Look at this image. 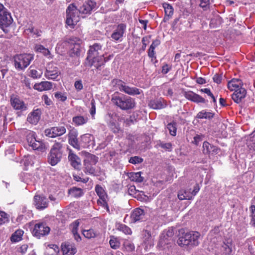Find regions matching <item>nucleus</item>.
<instances>
[{"instance_id": "nucleus-1", "label": "nucleus", "mask_w": 255, "mask_h": 255, "mask_svg": "<svg viewBox=\"0 0 255 255\" xmlns=\"http://www.w3.org/2000/svg\"><path fill=\"white\" fill-rule=\"evenodd\" d=\"M106 62L100 44L95 43L90 46L85 62L87 65L90 67L94 66L97 69L101 70Z\"/></svg>"}, {"instance_id": "nucleus-2", "label": "nucleus", "mask_w": 255, "mask_h": 255, "mask_svg": "<svg viewBox=\"0 0 255 255\" xmlns=\"http://www.w3.org/2000/svg\"><path fill=\"white\" fill-rule=\"evenodd\" d=\"M180 237L177 240L178 244L180 246H197L199 243L200 234L198 232L191 231L184 232L183 229L179 231Z\"/></svg>"}, {"instance_id": "nucleus-3", "label": "nucleus", "mask_w": 255, "mask_h": 255, "mask_svg": "<svg viewBox=\"0 0 255 255\" xmlns=\"http://www.w3.org/2000/svg\"><path fill=\"white\" fill-rule=\"evenodd\" d=\"M111 101L114 105L124 111L131 110L135 106L134 99L124 94L113 95Z\"/></svg>"}, {"instance_id": "nucleus-4", "label": "nucleus", "mask_w": 255, "mask_h": 255, "mask_svg": "<svg viewBox=\"0 0 255 255\" xmlns=\"http://www.w3.org/2000/svg\"><path fill=\"white\" fill-rule=\"evenodd\" d=\"M63 144L56 142L52 146L48 155V162L52 166L56 165L61 160L63 154Z\"/></svg>"}, {"instance_id": "nucleus-5", "label": "nucleus", "mask_w": 255, "mask_h": 255, "mask_svg": "<svg viewBox=\"0 0 255 255\" xmlns=\"http://www.w3.org/2000/svg\"><path fill=\"white\" fill-rule=\"evenodd\" d=\"M13 58L15 68L18 70H22L30 64L34 57L31 54H21L15 55Z\"/></svg>"}, {"instance_id": "nucleus-6", "label": "nucleus", "mask_w": 255, "mask_h": 255, "mask_svg": "<svg viewBox=\"0 0 255 255\" xmlns=\"http://www.w3.org/2000/svg\"><path fill=\"white\" fill-rule=\"evenodd\" d=\"M66 23L71 26L76 25L80 20L79 11L74 3L69 5L66 9Z\"/></svg>"}, {"instance_id": "nucleus-7", "label": "nucleus", "mask_w": 255, "mask_h": 255, "mask_svg": "<svg viewBox=\"0 0 255 255\" xmlns=\"http://www.w3.org/2000/svg\"><path fill=\"white\" fill-rule=\"evenodd\" d=\"M66 41L70 44L71 47L70 56H79L81 49L80 45L82 43V40L77 37L71 36L67 38Z\"/></svg>"}, {"instance_id": "nucleus-8", "label": "nucleus", "mask_w": 255, "mask_h": 255, "mask_svg": "<svg viewBox=\"0 0 255 255\" xmlns=\"http://www.w3.org/2000/svg\"><path fill=\"white\" fill-rule=\"evenodd\" d=\"M13 21L11 16L3 5L0 3V26L4 31V28L9 26Z\"/></svg>"}, {"instance_id": "nucleus-9", "label": "nucleus", "mask_w": 255, "mask_h": 255, "mask_svg": "<svg viewBox=\"0 0 255 255\" xmlns=\"http://www.w3.org/2000/svg\"><path fill=\"white\" fill-rule=\"evenodd\" d=\"M116 86L121 92L129 95H139L142 92L141 90L136 87H131L127 85L125 82L121 80H116Z\"/></svg>"}, {"instance_id": "nucleus-10", "label": "nucleus", "mask_w": 255, "mask_h": 255, "mask_svg": "<svg viewBox=\"0 0 255 255\" xmlns=\"http://www.w3.org/2000/svg\"><path fill=\"white\" fill-rule=\"evenodd\" d=\"M117 115L116 114L108 113L106 120L108 127L114 133H119L121 130L120 125L116 122Z\"/></svg>"}, {"instance_id": "nucleus-11", "label": "nucleus", "mask_w": 255, "mask_h": 255, "mask_svg": "<svg viewBox=\"0 0 255 255\" xmlns=\"http://www.w3.org/2000/svg\"><path fill=\"white\" fill-rule=\"evenodd\" d=\"M50 228L45 223H39L34 225L33 235L38 238L48 235L50 232Z\"/></svg>"}, {"instance_id": "nucleus-12", "label": "nucleus", "mask_w": 255, "mask_h": 255, "mask_svg": "<svg viewBox=\"0 0 255 255\" xmlns=\"http://www.w3.org/2000/svg\"><path fill=\"white\" fill-rule=\"evenodd\" d=\"M127 25L124 23H120L114 28L113 33L111 37L114 41H121L122 37L126 30Z\"/></svg>"}, {"instance_id": "nucleus-13", "label": "nucleus", "mask_w": 255, "mask_h": 255, "mask_svg": "<svg viewBox=\"0 0 255 255\" xmlns=\"http://www.w3.org/2000/svg\"><path fill=\"white\" fill-rule=\"evenodd\" d=\"M64 127H55L45 130V135L49 137L54 138L63 135L66 132Z\"/></svg>"}, {"instance_id": "nucleus-14", "label": "nucleus", "mask_w": 255, "mask_h": 255, "mask_svg": "<svg viewBox=\"0 0 255 255\" xmlns=\"http://www.w3.org/2000/svg\"><path fill=\"white\" fill-rule=\"evenodd\" d=\"M34 205L38 210H43L48 205L47 199L43 195H35L34 197Z\"/></svg>"}, {"instance_id": "nucleus-15", "label": "nucleus", "mask_w": 255, "mask_h": 255, "mask_svg": "<svg viewBox=\"0 0 255 255\" xmlns=\"http://www.w3.org/2000/svg\"><path fill=\"white\" fill-rule=\"evenodd\" d=\"M60 72L59 71L58 68L56 66H50L49 64L44 73V75L46 78L51 80H55L59 76Z\"/></svg>"}, {"instance_id": "nucleus-16", "label": "nucleus", "mask_w": 255, "mask_h": 255, "mask_svg": "<svg viewBox=\"0 0 255 255\" xmlns=\"http://www.w3.org/2000/svg\"><path fill=\"white\" fill-rule=\"evenodd\" d=\"M246 94L247 91L245 88L237 89V90L234 91L232 98L235 103L239 104L245 98Z\"/></svg>"}, {"instance_id": "nucleus-17", "label": "nucleus", "mask_w": 255, "mask_h": 255, "mask_svg": "<svg viewBox=\"0 0 255 255\" xmlns=\"http://www.w3.org/2000/svg\"><path fill=\"white\" fill-rule=\"evenodd\" d=\"M10 103L11 106L16 110L23 111L27 109V106L24 102L18 98H11Z\"/></svg>"}, {"instance_id": "nucleus-18", "label": "nucleus", "mask_w": 255, "mask_h": 255, "mask_svg": "<svg viewBox=\"0 0 255 255\" xmlns=\"http://www.w3.org/2000/svg\"><path fill=\"white\" fill-rule=\"evenodd\" d=\"M96 3L92 0H88L87 2L84 3L82 6L78 9L80 13L87 14L95 7Z\"/></svg>"}, {"instance_id": "nucleus-19", "label": "nucleus", "mask_w": 255, "mask_h": 255, "mask_svg": "<svg viewBox=\"0 0 255 255\" xmlns=\"http://www.w3.org/2000/svg\"><path fill=\"white\" fill-rule=\"evenodd\" d=\"M68 159L73 167L75 169H80L81 166V159L77 155L70 152L68 155Z\"/></svg>"}, {"instance_id": "nucleus-20", "label": "nucleus", "mask_w": 255, "mask_h": 255, "mask_svg": "<svg viewBox=\"0 0 255 255\" xmlns=\"http://www.w3.org/2000/svg\"><path fill=\"white\" fill-rule=\"evenodd\" d=\"M232 240L228 239L224 242L221 248L222 255H231L232 252Z\"/></svg>"}, {"instance_id": "nucleus-21", "label": "nucleus", "mask_w": 255, "mask_h": 255, "mask_svg": "<svg viewBox=\"0 0 255 255\" xmlns=\"http://www.w3.org/2000/svg\"><path fill=\"white\" fill-rule=\"evenodd\" d=\"M78 132L76 130H71L68 134L69 143L75 148L79 149L80 145L77 139Z\"/></svg>"}, {"instance_id": "nucleus-22", "label": "nucleus", "mask_w": 255, "mask_h": 255, "mask_svg": "<svg viewBox=\"0 0 255 255\" xmlns=\"http://www.w3.org/2000/svg\"><path fill=\"white\" fill-rule=\"evenodd\" d=\"M130 218L131 221L134 223L143 220L144 218V210L140 208L134 209L131 214Z\"/></svg>"}, {"instance_id": "nucleus-23", "label": "nucleus", "mask_w": 255, "mask_h": 255, "mask_svg": "<svg viewBox=\"0 0 255 255\" xmlns=\"http://www.w3.org/2000/svg\"><path fill=\"white\" fill-rule=\"evenodd\" d=\"M41 111L37 109L31 112L27 118V121L32 124H36L40 118Z\"/></svg>"}, {"instance_id": "nucleus-24", "label": "nucleus", "mask_w": 255, "mask_h": 255, "mask_svg": "<svg viewBox=\"0 0 255 255\" xmlns=\"http://www.w3.org/2000/svg\"><path fill=\"white\" fill-rule=\"evenodd\" d=\"M218 148L210 144L207 141H204L203 144V152L205 154H216L218 153Z\"/></svg>"}, {"instance_id": "nucleus-25", "label": "nucleus", "mask_w": 255, "mask_h": 255, "mask_svg": "<svg viewBox=\"0 0 255 255\" xmlns=\"http://www.w3.org/2000/svg\"><path fill=\"white\" fill-rule=\"evenodd\" d=\"M149 107L153 109H161L164 108L166 106L164 101L163 99H154L149 101L148 103Z\"/></svg>"}, {"instance_id": "nucleus-26", "label": "nucleus", "mask_w": 255, "mask_h": 255, "mask_svg": "<svg viewBox=\"0 0 255 255\" xmlns=\"http://www.w3.org/2000/svg\"><path fill=\"white\" fill-rule=\"evenodd\" d=\"M52 88V84L48 81H43L39 83H36L33 88L38 91L49 90Z\"/></svg>"}, {"instance_id": "nucleus-27", "label": "nucleus", "mask_w": 255, "mask_h": 255, "mask_svg": "<svg viewBox=\"0 0 255 255\" xmlns=\"http://www.w3.org/2000/svg\"><path fill=\"white\" fill-rule=\"evenodd\" d=\"M95 191L102 201V202H101V203L104 206H105L107 210L109 211V207L106 201V196L103 188L101 186L97 185L95 187Z\"/></svg>"}, {"instance_id": "nucleus-28", "label": "nucleus", "mask_w": 255, "mask_h": 255, "mask_svg": "<svg viewBox=\"0 0 255 255\" xmlns=\"http://www.w3.org/2000/svg\"><path fill=\"white\" fill-rule=\"evenodd\" d=\"M96 164H90L89 163L84 162V171L86 174L98 175L100 173L98 170H96L94 166Z\"/></svg>"}, {"instance_id": "nucleus-29", "label": "nucleus", "mask_w": 255, "mask_h": 255, "mask_svg": "<svg viewBox=\"0 0 255 255\" xmlns=\"http://www.w3.org/2000/svg\"><path fill=\"white\" fill-rule=\"evenodd\" d=\"M61 248L64 255H74L76 252L74 246L68 243L62 245Z\"/></svg>"}, {"instance_id": "nucleus-30", "label": "nucleus", "mask_w": 255, "mask_h": 255, "mask_svg": "<svg viewBox=\"0 0 255 255\" xmlns=\"http://www.w3.org/2000/svg\"><path fill=\"white\" fill-rule=\"evenodd\" d=\"M243 82L239 79H233L228 83V88L231 91H235L237 89L242 88Z\"/></svg>"}, {"instance_id": "nucleus-31", "label": "nucleus", "mask_w": 255, "mask_h": 255, "mask_svg": "<svg viewBox=\"0 0 255 255\" xmlns=\"http://www.w3.org/2000/svg\"><path fill=\"white\" fill-rule=\"evenodd\" d=\"M178 198L180 200L192 199L193 197L191 189L187 190H180L178 193Z\"/></svg>"}, {"instance_id": "nucleus-32", "label": "nucleus", "mask_w": 255, "mask_h": 255, "mask_svg": "<svg viewBox=\"0 0 255 255\" xmlns=\"http://www.w3.org/2000/svg\"><path fill=\"white\" fill-rule=\"evenodd\" d=\"M88 120L89 119L87 117L77 116L73 118L72 121L75 125L77 126H80L86 124L88 122Z\"/></svg>"}, {"instance_id": "nucleus-33", "label": "nucleus", "mask_w": 255, "mask_h": 255, "mask_svg": "<svg viewBox=\"0 0 255 255\" xmlns=\"http://www.w3.org/2000/svg\"><path fill=\"white\" fill-rule=\"evenodd\" d=\"M214 113L204 110L200 111V112H199L197 114V115L196 116V118L198 119H205L210 120V119H212L214 117Z\"/></svg>"}, {"instance_id": "nucleus-34", "label": "nucleus", "mask_w": 255, "mask_h": 255, "mask_svg": "<svg viewBox=\"0 0 255 255\" xmlns=\"http://www.w3.org/2000/svg\"><path fill=\"white\" fill-rule=\"evenodd\" d=\"M83 235L85 238L90 239L97 237L99 235V233L93 229H90L89 230H83Z\"/></svg>"}, {"instance_id": "nucleus-35", "label": "nucleus", "mask_w": 255, "mask_h": 255, "mask_svg": "<svg viewBox=\"0 0 255 255\" xmlns=\"http://www.w3.org/2000/svg\"><path fill=\"white\" fill-rule=\"evenodd\" d=\"M99 158L94 154L87 153L85 155L84 162L89 163L90 164H96L98 162Z\"/></svg>"}, {"instance_id": "nucleus-36", "label": "nucleus", "mask_w": 255, "mask_h": 255, "mask_svg": "<svg viewBox=\"0 0 255 255\" xmlns=\"http://www.w3.org/2000/svg\"><path fill=\"white\" fill-rule=\"evenodd\" d=\"M23 231L21 230H16L11 236L10 239L12 242H17L21 240L23 235Z\"/></svg>"}, {"instance_id": "nucleus-37", "label": "nucleus", "mask_w": 255, "mask_h": 255, "mask_svg": "<svg viewBox=\"0 0 255 255\" xmlns=\"http://www.w3.org/2000/svg\"><path fill=\"white\" fill-rule=\"evenodd\" d=\"M165 13L164 19H168L173 13V9L171 5L169 4L165 3L163 5Z\"/></svg>"}, {"instance_id": "nucleus-38", "label": "nucleus", "mask_w": 255, "mask_h": 255, "mask_svg": "<svg viewBox=\"0 0 255 255\" xmlns=\"http://www.w3.org/2000/svg\"><path fill=\"white\" fill-rule=\"evenodd\" d=\"M34 49L36 52L41 53L45 56L50 54V52L48 49L40 44H36L35 46Z\"/></svg>"}, {"instance_id": "nucleus-39", "label": "nucleus", "mask_w": 255, "mask_h": 255, "mask_svg": "<svg viewBox=\"0 0 255 255\" xmlns=\"http://www.w3.org/2000/svg\"><path fill=\"white\" fill-rule=\"evenodd\" d=\"M69 193L76 198L80 197L83 194L82 190L81 188L76 187H73L69 190Z\"/></svg>"}, {"instance_id": "nucleus-40", "label": "nucleus", "mask_w": 255, "mask_h": 255, "mask_svg": "<svg viewBox=\"0 0 255 255\" xmlns=\"http://www.w3.org/2000/svg\"><path fill=\"white\" fill-rule=\"evenodd\" d=\"M131 181L137 182H141L143 180V177L141 176V172L131 173L129 176Z\"/></svg>"}, {"instance_id": "nucleus-41", "label": "nucleus", "mask_w": 255, "mask_h": 255, "mask_svg": "<svg viewBox=\"0 0 255 255\" xmlns=\"http://www.w3.org/2000/svg\"><path fill=\"white\" fill-rule=\"evenodd\" d=\"M117 229L126 235H130L132 233L131 229L129 227L120 223L117 225Z\"/></svg>"}, {"instance_id": "nucleus-42", "label": "nucleus", "mask_w": 255, "mask_h": 255, "mask_svg": "<svg viewBox=\"0 0 255 255\" xmlns=\"http://www.w3.org/2000/svg\"><path fill=\"white\" fill-rule=\"evenodd\" d=\"M31 147L33 149L38 150L40 151H44L46 149L45 144L41 141L37 140L34 142L33 144H32Z\"/></svg>"}, {"instance_id": "nucleus-43", "label": "nucleus", "mask_w": 255, "mask_h": 255, "mask_svg": "<svg viewBox=\"0 0 255 255\" xmlns=\"http://www.w3.org/2000/svg\"><path fill=\"white\" fill-rule=\"evenodd\" d=\"M9 222V216L5 212L0 211V226Z\"/></svg>"}, {"instance_id": "nucleus-44", "label": "nucleus", "mask_w": 255, "mask_h": 255, "mask_svg": "<svg viewBox=\"0 0 255 255\" xmlns=\"http://www.w3.org/2000/svg\"><path fill=\"white\" fill-rule=\"evenodd\" d=\"M250 217L251 218L250 224L255 227V205H252L250 208Z\"/></svg>"}, {"instance_id": "nucleus-45", "label": "nucleus", "mask_w": 255, "mask_h": 255, "mask_svg": "<svg viewBox=\"0 0 255 255\" xmlns=\"http://www.w3.org/2000/svg\"><path fill=\"white\" fill-rule=\"evenodd\" d=\"M176 124L175 122L169 123L167 126V128L168 129L170 134L172 136H175L176 134Z\"/></svg>"}, {"instance_id": "nucleus-46", "label": "nucleus", "mask_w": 255, "mask_h": 255, "mask_svg": "<svg viewBox=\"0 0 255 255\" xmlns=\"http://www.w3.org/2000/svg\"><path fill=\"white\" fill-rule=\"evenodd\" d=\"M158 145L159 147L165 149L168 151H171L172 149V145L170 142H164L161 141H159Z\"/></svg>"}, {"instance_id": "nucleus-47", "label": "nucleus", "mask_w": 255, "mask_h": 255, "mask_svg": "<svg viewBox=\"0 0 255 255\" xmlns=\"http://www.w3.org/2000/svg\"><path fill=\"white\" fill-rule=\"evenodd\" d=\"M47 251L51 253V255H53L59 252V249L56 245H49L47 248Z\"/></svg>"}, {"instance_id": "nucleus-48", "label": "nucleus", "mask_w": 255, "mask_h": 255, "mask_svg": "<svg viewBox=\"0 0 255 255\" xmlns=\"http://www.w3.org/2000/svg\"><path fill=\"white\" fill-rule=\"evenodd\" d=\"M54 97L59 101L61 102L65 101L67 99V94L66 93H62L61 92H57L54 93Z\"/></svg>"}, {"instance_id": "nucleus-49", "label": "nucleus", "mask_w": 255, "mask_h": 255, "mask_svg": "<svg viewBox=\"0 0 255 255\" xmlns=\"http://www.w3.org/2000/svg\"><path fill=\"white\" fill-rule=\"evenodd\" d=\"M27 141L29 146H31L32 144L36 140L34 133L30 132L27 135Z\"/></svg>"}, {"instance_id": "nucleus-50", "label": "nucleus", "mask_w": 255, "mask_h": 255, "mask_svg": "<svg viewBox=\"0 0 255 255\" xmlns=\"http://www.w3.org/2000/svg\"><path fill=\"white\" fill-rule=\"evenodd\" d=\"M200 1L199 6L204 10H206L209 7L210 0H198Z\"/></svg>"}, {"instance_id": "nucleus-51", "label": "nucleus", "mask_w": 255, "mask_h": 255, "mask_svg": "<svg viewBox=\"0 0 255 255\" xmlns=\"http://www.w3.org/2000/svg\"><path fill=\"white\" fill-rule=\"evenodd\" d=\"M109 243L112 249H117L120 247V243L116 238L111 239Z\"/></svg>"}, {"instance_id": "nucleus-52", "label": "nucleus", "mask_w": 255, "mask_h": 255, "mask_svg": "<svg viewBox=\"0 0 255 255\" xmlns=\"http://www.w3.org/2000/svg\"><path fill=\"white\" fill-rule=\"evenodd\" d=\"M128 161L130 163L135 164L141 163L143 161V159L138 156H135L130 157Z\"/></svg>"}, {"instance_id": "nucleus-53", "label": "nucleus", "mask_w": 255, "mask_h": 255, "mask_svg": "<svg viewBox=\"0 0 255 255\" xmlns=\"http://www.w3.org/2000/svg\"><path fill=\"white\" fill-rule=\"evenodd\" d=\"M30 76L34 79L40 78L42 74V72H38L36 70L31 69L30 71Z\"/></svg>"}, {"instance_id": "nucleus-54", "label": "nucleus", "mask_w": 255, "mask_h": 255, "mask_svg": "<svg viewBox=\"0 0 255 255\" xmlns=\"http://www.w3.org/2000/svg\"><path fill=\"white\" fill-rule=\"evenodd\" d=\"M91 107L90 113L92 116V119H95V115L96 114V105L95 100L93 99L91 100Z\"/></svg>"}, {"instance_id": "nucleus-55", "label": "nucleus", "mask_w": 255, "mask_h": 255, "mask_svg": "<svg viewBox=\"0 0 255 255\" xmlns=\"http://www.w3.org/2000/svg\"><path fill=\"white\" fill-rule=\"evenodd\" d=\"M192 101L197 103H205L206 102V101L204 98H202L201 96L197 94H195V96H194Z\"/></svg>"}, {"instance_id": "nucleus-56", "label": "nucleus", "mask_w": 255, "mask_h": 255, "mask_svg": "<svg viewBox=\"0 0 255 255\" xmlns=\"http://www.w3.org/2000/svg\"><path fill=\"white\" fill-rule=\"evenodd\" d=\"M192 101L197 103H205L206 102V101L204 98H202L201 96L197 94H195V96H194Z\"/></svg>"}, {"instance_id": "nucleus-57", "label": "nucleus", "mask_w": 255, "mask_h": 255, "mask_svg": "<svg viewBox=\"0 0 255 255\" xmlns=\"http://www.w3.org/2000/svg\"><path fill=\"white\" fill-rule=\"evenodd\" d=\"M195 94H196V93H195L192 91L185 92L184 93V97L188 100H189L191 101H193L194 97L195 96Z\"/></svg>"}, {"instance_id": "nucleus-58", "label": "nucleus", "mask_w": 255, "mask_h": 255, "mask_svg": "<svg viewBox=\"0 0 255 255\" xmlns=\"http://www.w3.org/2000/svg\"><path fill=\"white\" fill-rule=\"evenodd\" d=\"M151 36H144L142 38V49L144 50L146 48V45L149 42V39H150Z\"/></svg>"}, {"instance_id": "nucleus-59", "label": "nucleus", "mask_w": 255, "mask_h": 255, "mask_svg": "<svg viewBox=\"0 0 255 255\" xmlns=\"http://www.w3.org/2000/svg\"><path fill=\"white\" fill-rule=\"evenodd\" d=\"M79 226V222L78 221V220H76L71 225L72 233H76V232H78Z\"/></svg>"}, {"instance_id": "nucleus-60", "label": "nucleus", "mask_w": 255, "mask_h": 255, "mask_svg": "<svg viewBox=\"0 0 255 255\" xmlns=\"http://www.w3.org/2000/svg\"><path fill=\"white\" fill-rule=\"evenodd\" d=\"M73 178L75 181H78V182H82L84 183H87L89 181L88 177L82 178L81 177H80L79 175H74Z\"/></svg>"}, {"instance_id": "nucleus-61", "label": "nucleus", "mask_w": 255, "mask_h": 255, "mask_svg": "<svg viewBox=\"0 0 255 255\" xmlns=\"http://www.w3.org/2000/svg\"><path fill=\"white\" fill-rule=\"evenodd\" d=\"M154 48H153L152 47H149L148 50V56L150 57V58H152V60H153V59L154 58L155 59L156 58V57H155V52H154Z\"/></svg>"}, {"instance_id": "nucleus-62", "label": "nucleus", "mask_w": 255, "mask_h": 255, "mask_svg": "<svg viewBox=\"0 0 255 255\" xmlns=\"http://www.w3.org/2000/svg\"><path fill=\"white\" fill-rule=\"evenodd\" d=\"M74 86L77 90H82L83 86L81 80L76 81L74 83Z\"/></svg>"}, {"instance_id": "nucleus-63", "label": "nucleus", "mask_w": 255, "mask_h": 255, "mask_svg": "<svg viewBox=\"0 0 255 255\" xmlns=\"http://www.w3.org/2000/svg\"><path fill=\"white\" fill-rule=\"evenodd\" d=\"M203 137V136L202 135H196L194 137V140L193 141V142L197 145L200 141L202 140Z\"/></svg>"}, {"instance_id": "nucleus-64", "label": "nucleus", "mask_w": 255, "mask_h": 255, "mask_svg": "<svg viewBox=\"0 0 255 255\" xmlns=\"http://www.w3.org/2000/svg\"><path fill=\"white\" fill-rule=\"evenodd\" d=\"M160 44V40L159 38H156L152 41V44L150 45V47H152L153 48H155L158 45Z\"/></svg>"}]
</instances>
